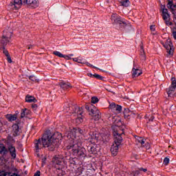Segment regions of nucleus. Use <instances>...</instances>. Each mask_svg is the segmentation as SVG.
Here are the masks:
<instances>
[{
  "mask_svg": "<svg viewBox=\"0 0 176 176\" xmlns=\"http://www.w3.org/2000/svg\"><path fill=\"white\" fill-rule=\"evenodd\" d=\"M23 3H25V0H14L10 3V6L12 8H14V9H20L21 5Z\"/></svg>",
  "mask_w": 176,
  "mask_h": 176,
  "instance_id": "obj_11",
  "label": "nucleus"
},
{
  "mask_svg": "<svg viewBox=\"0 0 176 176\" xmlns=\"http://www.w3.org/2000/svg\"><path fill=\"white\" fill-rule=\"evenodd\" d=\"M29 79L30 80H32V82H35V80H36V78H35V76H29Z\"/></svg>",
  "mask_w": 176,
  "mask_h": 176,
  "instance_id": "obj_44",
  "label": "nucleus"
},
{
  "mask_svg": "<svg viewBox=\"0 0 176 176\" xmlns=\"http://www.w3.org/2000/svg\"><path fill=\"white\" fill-rule=\"evenodd\" d=\"M109 91L112 92V91H111V89H109Z\"/></svg>",
  "mask_w": 176,
  "mask_h": 176,
  "instance_id": "obj_57",
  "label": "nucleus"
},
{
  "mask_svg": "<svg viewBox=\"0 0 176 176\" xmlns=\"http://www.w3.org/2000/svg\"><path fill=\"white\" fill-rule=\"evenodd\" d=\"M150 30H151V31H155L156 30V29L155 28V25H151V26H150Z\"/></svg>",
  "mask_w": 176,
  "mask_h": 176,
  "instance_id": "obj_45",
  "label": "nucleus"
},
{
  "mask_svg": "<svg viewBox=\"0 0 176 176\" xmlns=\"http://www.w3.org/2000/svg\"><path fill=\"white\" fill-rule=\"evenodd\" d=\"M8 175V173L5 172V170H0V176H6Z\"/></svg>",
  "mask_w": 176,
  "mask_h": 176,
  "instance_id": "obj_42",
  "label": "nucleus"
},
{
  "mask_svg": "<svg viewBox=\"0 0 176 176\" xmlns=\"http://www.w3.org/2000/svg\"><path fill=\"white\" fill-rule=\"evenodd\" d=\"M132 115H135L133 111H131L129 109H125L124 111V118L126 119V120H130V116Z\"/></svg>",
  "mask_w": 176,
  "mask_h": 176,
  "instance_id": "obj_17",
  "label": "nucleus"
},
{
  "mask_svg": "<svg viewBox=\"0 0 176 176\" xmlns=\"http://www.w3.org/2000/svg\"><path fill=\"white\" fill-rule=\"evenodd\" d=\"M111 20L116 23V24H119L122 28H124L126 27V25H127V24L125 22L122 21V20H120V17L119 16H118L117 14H113L111 15Z\"/></svg>",
  "mask_w": 176,
  "mask_h": 176,
  "instance_id": "obj_8",
  "label": "nucleus"
},
{
  "mask_svg": "<svg viewBox=\"0 0 176 176\" xmlns=\"http://www.w3.org/2000/svg\"><path fill=\"white\" fill-rule=\"evenodd\" d=\"M166 6H164V8L162 9V14H168V10L165 8Z\"/></svg>",
  "mask_w": 176,
  "mask_h": 176,
  "instance_id": "obj_40",
  "label": "nucleus"
},
{
  "mask_svg": "<svg viewBox=\"0 0 176 176\" xmlns=\"http://www.w3.org/2000/svg\"><path fill=\"white\" fill-rule=\"evenodd\" d=\"M140 144H141L142 145H144V144H145V140H144V139L142 140V141L140 142Z\"/></svg>",
  "mask_w": 176,
  "mask_h": 176,
  "instance_id": "obj_52",
  "label": "nucleus"
},
{
  "mask_svg": "<svg viewBox=\"0 0 176 176\" xmlns=\"http://www.w3.org/2000/svg\"><path fill=\"white\" fill-rule=\"evenodd\" d=\"M149 114H146L145 118L148 119L149 122H153V119H155V117L153 116H151V118H149Z\"/></svg>",
  "mask_w": 176,
  "mask_h": 176,
  "instance_id": "obj_33",
  "label": "nucleus"
},
{
  "mask_svg": "<svg viewBox=\"0 0 176 176\" xmlns=\"http://www.w3.org/2000/svg\"><path fill=\"white\" fill-rule=\"evenodd\" d=\"M139 171H144V173H146L148 171V169L144 168H139Z\"/></svg>",
  "mask_w": 176,
  "mask_h": 176,
  "instance_id": "obj_47",
  "label": "nucleus"
},
{
  "mask_svg": "<svg viewBox=\"0 0 176 176\" xmlns=\"http://www.w3.org/2000/svg\"><path fill=\"white\" fill-rule=\"evenodd\" d=\"M120 3L122 6H124L125 8H127L130 5V1L129 0H121Z\"/></svg>",
  "mask_w": 176,
  "mask_h": 176,
  "instance_id": "obj_27",
  "label": "nucleus"
},
{
  "mask_svg": "<svg viewBox=\"0 0 176 176\" xmlns=\"http://www.w3.org/2000/svg\"><path fill=\"white\" fill-rule=\"evenodd\" d=\"M93 108H95L94 106H92L91 104H86L85 105V109L89 112V113H90V111H91V109H93Z\"/></svg>",
  "mask_w": 176,
  "mask_h": 176,
  "instance_id": "obj_30",
  "label": "nucleus"
},
{
  "mask_svg": "<svg viewBox=\"0 0 176 176\" xmlns=\"http://www.w3.org/2000/svg\"><path fill=\"white\" fill-rule=\"evenodd\" d=\"M172 80V83L170 85V87H169L167 89V94L168 96H170L171 94H174L175 95V91H176V80H175V78H171Z\"/></svg>",
  "mask_w": 176,
  "mask_h": 176,
  "instance_id": "obj_10",
  "label": "nucleus"
},
{
  "mask_svg": "<svg viewBox=\"0 0 176 176\" xmlns=\"http://www.w3.org/2000/svg\"><path fill=\"white\" fill-rule=\"evenodd\" d=\"M25 3L30 6V8H38L39 6V1L38 0H25Z\"/></svg>",
  "mask_w": 176,
  "mask_h": 176,
  "instance_id": "obj_13",
  "label": "nucleus"
},
{
  "mask_svg": "<svg viewBox=\"0 0 176 176\" xmlns=\"http://www.w3.org/2000/svg\"><path fill=\"white\" fill-rule=\"evenodd\" d=\"M12 33L9 30H4L3 32L2 36V42L5 43V38H7L6 42H10V39L12 38Z\"/></svg>",
  "mask_w": 176,
  "mask_h": 176,
  "instance_id": "obj_12",
  "label": "nucleus"
},
{
  "mask_svg": "<svg viewBox=\"0 0 176 176\" xmlns=\"http://www.w3.org/2000/svg\"><path fill=\"white\" fill-rule=\"evenodd\" d=\"M3 54H5V56H6V57L8 56H10L9 52H8V50H6V48H5V47H3Z\"/></svg>",
  "mask_w": 176,
  "mask_h": 176,
  "instance_id": "obj_39",
  "label": "nucleus"
},
{
  "mask_svg": "<svg viewBox=\"0 0 176 176\" xmlns=\"http://www.w3.org/2000/svg\"><path fill=\"white\" fill-rule=\"evenodd\" d=\"M174 2L173 1V0H168V3L166 5L167 8L170 9V11L173 10V6Z\"/></svg>",
  "mask_w": 176,
  "mask_h": 176,
  "instance_id": "obj_28",
  "label": "nucleus"
},
{
  "mask_svg": "<svg viewBox=\"0 0 176 176\" xmlns=\"http://www.w3.org/2000/svg\"><path fill=\"white\" fill-rule=\"evenodd\" d=\"M83 133H85L83 129L80 128H73L70 131L65 133V137L68 138L69 142H71V141H80L79 140V137L76 136V135L83 134Z\"/></svg>",
  "mask_w": 176,
  "mask_h": 176,
  "instance_id": "obj_6",
  "label": "nucleus"
},
{
  "mask_svg": "<svg viewBox=\"0 0 176 176\" xmlns=\"http://www.w3.org/2000/svg\"><path fill=\"white\" fill-rule=\"evenodd\" d=\"M53 54H54L55 56H57L58 57H60V58H63L64 57V54H61L60 52L58 51H54L53 52Z\"/></svg>",
  "mask_w": 176,
  "mask_h": 176,
  "instance_id": "obj_31",
  "label": "nucleus"
},
{
  "mask_svg": "<svg viewBox=\"0 0 176 176\" xmlns=\"http://www.w3.org/2000/svg\"><path fill=\"white\" fill-rule=\"evenodd\" d=\"M86 64L88 67H93V65L89 63L88 62H87Z\"/></svg>",
  "mask_w": 176,
  "mask_h": 176,
  "instance_id": "obj_51",
  "label": "nucleus"
},
{
  "mask_svg": "<svg viewBox=\"0 0 176 176\" xmlns=\"http://www.w3.org/2000/svg\"><path fill=\"white\" fill-rule=\"evenodd\" d=\"M7 118L9 120V122H14V120H16L17 119V113L8 116Z\"/></svg>",
  "mask_w": 176,
  "mask_h": 176,
  "instance_id": "obj_26",
  "label": "nucleus"
},
{
  "mask_svg": "<svg viewBox=\"0 0 176 176\" xmlns=\"http://www.w3.org/2000/svg\"><path fill=\"white\" fill-rule=\"evenodd\" d=\"M98 101H99V100H98V98H97V97H92V98H91V102L92 104H97V102H98Z\"/></svg>",
  "mask_w": 176,
  "mask_h": 176,
  "instance_id": "obj_35",
  "label": "nucleus"
},
{
  "mask_svg": "<svg viewBox=\"0 0 176 176\" xmlns=\"http://www.w3.org/2000/svg\"><path fill=\"white\" fill-rule=\"evenodd\" d=\"M61 140H63V136L59 132H56L52 135L45 133L43 135L41 140V139L36 140V152H39V149H42V148H47L48 151L53 152L56 148L60 146Z\"/></svg>",
  "mask_w": 176,
  "mask_h": 176,
  "instance_id": "obj_1",
  "label": "nucleus"
},
{
  "mask_svg": "<svg viewBox=\"0 0 176 176\" xmlns=\"http://www.w3.org/2000/svg\"><path fill=\"white\" fill-rule=\"evenodd\" d=\"M8 151L12 159H16V148L12 145L8 146Z\"/></svg>",
  "mask_w": 176,
  "mask_h": 176,
  "instance_id": "obj_18",
  "label": "nucleus"
},
{
  "mask_svg": "<svg viewBox=\"0 0 176 176\" xmlns=\"http://www.w3.org/2000/svg\"><path fill=\"white\" fill-rule=\"evenodd\" d=\"M94 74H91V73H88L87 74V76H89V78H92V76H94Z\"/></svg>",
  "mask_w": 176,
  "mask_h": 176,
  "instance_id": "obj_50",
  "label": "nucleus"
},
{
  "mask_svg": "<svg viewBox=\"0 0 176 176\" xmlns=\"http://www.w3.org/2000/svg\"><path fill=\"white\" fill-rule=\"evenodd\" d=\"M30 113H31V111H30L28 109H22L21 113V119H23V118H25V116H28V115H30Z\"/></svg>",
  "mask_w": 176,
  "mask_h": 176,
  "instance_id": "obj_20",
  "label": "nucleus"
},
{
  "mask_svg": "<svg viewBox=\"0 0 176 176\" xmlns=\"http://www.w3.org/2000/svg\"><path fill=\"white\" fill-rule=\"evenodd\" d=\"M91 136V140H89V142L91 144H96V142H98V141H102L104 144H107L108 141H109V135H102L100 134V133L95 131L93 133H91L89 134Z\"/></svg>",
  "mask_w": 176,
  "mask_h": 176,
  "instance_id": "obj_5",
  "label": "nucleus"
},
{
  "mask_svg": "<svg viewBox=\"0 0 176 176\" xmlns=\"http://www.w3.org/2000/svg\"><path fill=\"white\" fill-rule=\"evenodd\" d=\"M140 170H135L132 173V174H133V176H138L140 175Z\"/></svg>",
  "mask_w": 176,
  "mask_h": 176,
  "instance_id": "obj_41",
  "label": "nucleus"
},
{
  "mask_svg": "<svg viewBox=\"0 0 176 176\" xmlns=\"http://www.w3.org/2000/svg\"><path fill=\"white\" fill-rule=\"evenodd\" d=\"M169 25H173V23L172 22H168Z\"/></svg>",
  "mask_w": 176,
  "mask_h": 176,
  "instance_id": "obj_54",
  "label": "nucleus"
},
{
  "mask_svg": "<svg viewBox=\"0 0 176 176\" xmlns=\"http://www.w3.org/2000/svg\"><path fill=\"white\" fill-rule=\"evenodd\" d=\"M32 109H33L34 112H35V113L38 112V104H32Z\"/></svg>",
  "mask_w": 176,
  "mask_h": 176,
  "instance_id": "obj_32",
  "label": "nucleus"
},
{
  "mask_svg": "<svg viewBox=\"0 0 176 176\" xmlns=\"http://www.w3.org/2000/svg\"><path fill=\"white\" fill-rule=\"evenodd\" d=\"M26 102H36V99L34 96H31L30 95H27L25 97Z\"/></svg>",
  "mask_w": 176,
  "mask_h": 176,
  "instance_id": "obj_23",
  "label": "nucleus"
},
{
  "mask_svg": "<svg viewBox=\"0 0 176 176\" xmlns=\"http://www.w3.org/2000/svg\"><path fill=\"white\" fill-rule=\"evenodd\" d=\"M94 78H96V79H99L100 80H104V77H102L100 75L97 74H94Z\"/></svg>",
  "mask_w": 176,
  "mask_h": 176,
  "instance_id": "obj_34",
  "label": "nucleus"
},
{
  "mask_svg": "<svg viewBox=\"0 0 176 176\" xmlns=\"http://www.w3.org/2000/svg\"><path fill=\"white\" fill-rule=\"evenodd\" d=\"M173 9H174V8H176V5L175 4H173Z\"/></svg>",
  "mask_w": 176,
  "mask_h": 176,
  "instance_id": "obj_55",
  "label": "nucleus"
},
{
  "mask_svg": "<svg viewBox=\"0 0 176 176\" xmlns=\"http://www.w3.org/2000/svg\"><path fill=\"white\" fill-rule=\"evenodd\" d=\"M168 148H171V146H168Z\"/></svg>",
  "mask_w": 176,
  "mask_h": 176,
  "instance_id": "obj_58",
  "label": "nucleus"
},
{
  "mask_svg": "<svg viewBox=\"0 0 176 176\" xmlns=\"http://www.w3.org/2000/svg\"><path fill=\"white\" fill-rule=\"evenodd\" d=\"M89 115L91 116V119L95 122H98V120L101 119V113L96 107L91 109Z\"/></svg>",
  "mask_w": 176,
  "mask_h": 176,
  "instance_id": "obj_7",
  "label": "nucleus"
},
{
  "mask_svg": "<svg viewBox=\"0 0 176 176\" xmlns=\"http://www.w3.org/2000/svg\"><path fill=\"white\" fill-rule=\"evenodd\" d=\"M8 38H4V43L2 42V38H1V45H3V47H5V46H6V45H8L9 43V42L10 41H6Z\"/></svg>",
  "mask_w": 176,
  "mask_h": 176,
  "instance_id": "obj_38",
  "label": "nucleus"
},
{
  "mask_svg": "<svg viewBox=\"0 0 176 176\" xmlns=\"http://www.w3.org/2000/svg\"><path fill=\"white\" fill-rule=\"evenodd\" d=\"M162 19H163V20H164V21H166V24H168L167 23H168V19H170V14H163Z\"/></svg>",
  "mask_w": 176,
  "mask_h": 176,
  "instance_id": "obj_29",
  "label": "nucleus"
},
{
  "mask_svg": "<svg viewBox=\"0 0 176 176\" xmlns=\"http://www.w3.org/2000/svg\"><path fill=\"white\" fill-rule=\"evenodd\" d=\"M21 133V131L20 130L19 125L17 124H14L12 125V135L14 137H17L18 135H20Z\"/></svg>",
  "mask_w": 176,
  "mask_h": 176,
  "instance_id": "obj_14",
  "label": "nucleus"
},
{
  "mask_svg": "<svg viewBox=\"0 0 176 176\" xmlns=\"http://www.w3.org/2000/svg\"><path fill=\"white\" fill-rule=\"evenodd\" d=\"M168 163H170V158L166 157L164 159V166H168Z\"/></svg>",
  "mask_w": 176,
  "mask_h": 176,
  "instance_id": "obj_37",
  "label": "nucleus"
},
{
  "mask_svg": "<svg viewBox=\"0 0 176 176\" xmlns=\"http://www.w3.org/2000/svg\"><path fill=\"white\" fill-rule=\"evenodd\" d=\"M168 44H164V47L166 49V52L168 53L167 56H173L174 54V46H173V43L171 41L167 40Z\"/></svg>",
  "mask_w": 176,
  "mask_h": 176,
  "instance_id": "obj_9",
  "label": "nucleus"
},
{
  "mask_svg": "<svg viewBox=\"0 0 176 176\" xmlns=\"http://www.w3.org/2000/svg\"><path fill=\"white\" fill-rule=\"evenodd\" d=\"M52 162H53V163H54V164H57L58 166H61V163H63V159H61L57 156H55L52 159Z\"/></svg>",
  "mask_w": 176,
  "mask_h": 176,
  "instance_id": "obj_22",
  "label": "nucleus"
},
{
  "mask_svg": "<svg viewBox=\"0 0 176 176\" xmlns=\"http://www.w3.org/2000/svg\"><path fill=\"white\" fill-rule=\"evenodd\" d=\"M172 35H173L174 39L176 40V32L175 31H173Z\"/></svg>",
  "mask_w": 176,
  "mask_h": 176,
  "instance_id": "obj_49",
  "label": "nucleus"
},
{
  "mask_svg": "<svg viewBox=\"0 0 176 176\" xmlns=\"http://www.w3.org/2000/svg\"><path fill=\"white\" fill-rule=\"evenodd\" d=\"M63 58H65V60H72V59L71 57H69V55H63Z\"/></svg>",
  "mask_w": 176,
  "mask_h": 176,
  "instance_id": "obj_43",
  "label": "nucleus"
},
{
  "mask_svg": "<svg viewBox=\"0 0 176 176\" xmlns=\"http://www.w3.org/2000/svg\"><path fill=\"white\" fill-rule=\"evenodd\" d=\"M141 52H140V57H141V60H145L146 58V56L145 55V51L144 50V45H141Z\"/></svg>",
  "mask_w": 176,
  "mask_h": 176,
  "instance_id": "obj_25",
  "label": "nucleus"
},
{
  "mask_svg": "<svg viewBox=\"0 0 176 176\" xmlns=\"http://www.w3.org/2000/svg\"><path fill=\"white\" fill-rule=\"evenodd\" d=\"M69 57H74V54H69Z\"/></svg>",
  "mask_w": 176,
  "mask_h": 176,
  "instance_id": "obj_53",
  "label": "nucleus"
},
{
  "mask_svg": "<svg viewBox=\"0 0 176 176\" xmlns=\"http://www.w3.org/2000/svg\"><path fill=\"white\" fill-rule=\"evenodd\" d=\"M132 72V78H137L138 76H140V75L142 74V71L138 67H135V65H133Z\"/></svg>",
  "mask_w": 176,
  "mask_h": 176,
  "instance_id": "obj_15",
  "label": "nucleus"
},
{
  "mask_svg": "<svg viewBox=\"0 0 176 176\" xmlns=\"http://www.w3.org/2000/svg\"><path fill=\"white\" fill-rule=\"evenodd\" d=\"M9 151L8 148H6V146L5 145L2 144L0 146V155H2V156H6L8 155Z\"/></svg>",
  "mask_w": 176,
  "mask_h": 176,
  "instance_id": "obj_19",
  "label": "nucleus"
},
{
  "mask_svg": "<svg viewBox=\"0 0 176 176\" xmlns=\"http://www.w3.org/2000/svg\"><path fill=\"white\" fill-rule=\"evenodd\" d=\"M88 152H89L91 155H96L97 145H94L90 147H88Z\"/></svg>",
  "mask_w": 176,
  "mask_h": 176,
  "instance_id": "obj_21",
  "label": "nucleus"
},
{
  "mask_svg": "<svg viewBox=\"0 0 176 176\" xmlns=\"http://www.w3.org/2000/svg\"><path fill=\"white\" fill-rule=\"evenodd\" d=\"M142 138H140V137H138L136 138V140L138 141V142H139L140 144L141 143V142L142 141Z\"/></svg>",
  "mask_w": 176,
  "mask_h": 176,
  "instance_id": "obj_48",
  "label": "nucleus"
},
{
  "mask_svg": "<svg viewBox=\"0 0 176 176\" xmlns=\"http://www.w3.org/2000/svg\"><path fill=\"white\" fill-rule=\"evenodd\" d=\"M58 86H60V89L63 90H68V89L72 87L69 83H67L64 81H62L58 84Z\"/></svg>",
  "mask_w": 176,
  "mask_h": 176,
  "instance_id": "obj_16",
  "label": "nucleus"
},
{
  "mask_svg": "<svg viewBox=\"0 0 176 176\" xmlns=\"http://www.w3.org/2000/svg\"><path fill=\"white\" fill-rule=\"evenodd\" d=\"M28 49H31V45L30 47H28Z\"/></svg>",
  "mask_w": 176,
  "mask_h": 176,
  "instance_id": "obj_56",
  "label": "nucleus"
},
{
  "mask_svg": "<svg viewBox=\"0 0 176 176\" xmlns=\"http://www.w3.org/2000/svg\"><path fill=\"white\" fill-rule=\"evenodd\" d=\"M67 149H72L73 155L78 156L80 159L86 157V149L82 146L80 141H70L69 144L67 146Z\"/></svg>",
  "mask_w": 176,
  "mask_h": 176,
  "instance_id": "obj_3",
  "label": "nucleus"
},
{
  "mask_svg": "<svg viewBox=\"0 0 176 176\" xmlns=\"http://www.w3.org/2000/svg\"><path fill=\"white\" fill-rule=\"evenodd\" d=\"M110 108L114 109L116 111L118 112H122V106L116 105L115 103H111L110 104Z\"/></svg>",
  "mask_w": 176,
  "mask_h": 176,
  "instance_id": "obj_24",
  "label": "nucleus"
},
{
  "mask_svg": "<svg viewBox=\"0 0 176 176\" xmlns=\"http://www.w3.org/2000/svg\"><path fill=\"white\" fill-rule=\"evenodd\" d=\"M73 61L78 63L79 64H85V63L82 62V59H79L78 58H73Z\"/></svg>",
  "mask_w": 176,
  "mask_h": 176,
  "instance_id": "obj_36",
  "label": "nucleus"
},
{
  "mask_svg": "<svg viewBox=\"0 0 176 176\" xmlns=\"http://www.w3.org/2000/svg\"><path fill=\"white\" fill-rule=\"evenodd\" d=\"M64 111H65V112H69V113H74V116H77L76 119L77 123H82V122H83V108L79 107L76 104H67L64 108Z\"/></svg>",
  "mask_w": 176,
  "mask_h": 176,
  "instance_id": "obj_4",
  "label": "nucleus"
},
{
  "mask_svg": "<svg viewBox=\"0 0 176 176\" xmlns=\"http://www.w3.org/2000/svg\"><path fill=\"white\" fill-rule=\"evenodd\" d=\"M7 60L8 63H12V58L10 57V55L7 56Z\"/></svg>",
  "mask_w": 176,
  "mask_h": 176,
  "instance_id": "obj_46",
  "label": "nucleus"
},
{
  "mask_svg": "<svg viewBox=\"0 0 176 176\" xmlns=\"http://www.w3.org/2000/svg\"><path fill=\"white\" fill-rule=\"evenodd\" d=\"M118 123H121L120 120L115 121L114 126H112L114 143L111 145L110 151L113 156H116L118 155V152H119V146L122 145V141H123L122 135L124 134V131H123V129H120Z\"/></svg>",
  "mask_w": 176,
  "mask_h": 176,
  "instance_id": "obj_2",
  "label": "nucleus"
}]
</instances>
